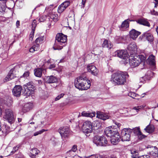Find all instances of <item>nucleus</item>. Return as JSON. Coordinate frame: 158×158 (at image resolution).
<instances>
[{
    "label": "nucleus",
    "mask_w": 158,
    "mask_h": 158,
    "mask_svg": "<svg viewBox=\"0 0 158 158\" xmlns=\"http://www.w3.org/2000/svg\"><path fill=\"white\" fill-rule=\"evenodd\" d=\"M113 56L127 60L128 58V54L126 51L124 50H117L113 53Z\"/></svg>",
    "instance_id": "7"
},
{
    "label": "nucleus",
    "mask_w": 158,
    "mask_h": 158,
    "mask_svg": "<svg viewBox=\"0 0 158 158\" xmlns=\"http://www.w3.org/2000/svg\"><path fill=\"white\" fill-rule=\"evenodd\" d=\"M150 156L151 157L152 156H157V152L156 150L154 151H152L150 152Z\"/></svg>",
    "instance_id": "42"
},
{
    "label": "nucleus",
    "mask_w": 158,
    "mask_h": 158,
    "mask_svg": "<svg viewBox=\"0 0 158 158\" xmlns=\"http://www.w3.org/2000/svg\"><path fill=\"white\" fill-rule=\"evenodd\" d=\"M83 76H80L77 78L75 80L74 85L75 87L78 89L83 90V85L84 84Z\"/></svg>",
    "instance_id": "12"
},
{
    "label": "nucleus",
    "mask_w": 158,
    "mask_h": 158,
    "mask_svg": "<svg viewBox=\"0 0 158 158\" xmlns=\"http://www.w3.org/2000/svg\"><path fill=\"white\" fill-rule=\"evenodd\" d=\"M147 62L148 64L151 65L153 68H155L156 61L155 56L153 55H150L148 58Z\"/></svg>",
    "instance_id": "16"
},
{
    "label": "nucleus",
    "mask_w": 158,
    "mask_h": 158,
    "mask_svg": "<svg viewBox=\"0 0 158 158\" xmlns=\"http://www.w3.org/2000/svg\"><path fill=\"white\" fill-rule=\"evenodd\" d=\"M95 113H89L84 111L81 113V116L85 117H92L95 116Z\"/></svg>",
    "instance_id": "30"
},
{
    "label": "nucleus",
    "mask_w": 158,
    "mask_h": 158,
    "mask_svg": "<svg viewBox=\"0 0 158 158\" xmlns=\"http://www.w3.org/2000/svg\"><path fill=\"white\" fill-rule=\"evenodd\" d=\"M45 37L44 36H40L37 37L35 40V41L36 43L41 44L44 41Z\"/></svg>",
    "instance_id": "33"
},
{
    "label": "nucleus",
    "mask_w": 158,
    "mask_h": 158,
    "mask_svg": "<svg viewBox=\"0 0 158 158\" xmlns=\"http://www.w3.org/2000/svg\"><path fill=\"white\" fill-rule=\"evenodd\" d=\"M140 57L135 55H130L129 58V64L132 68L137 66L140 64L141 61Z\"/></svg>",
    "instance_id": "3"
},
{
    "label": "nucleus",
    "mask_w": 158,
    "mask_h": 158,
    "mask_svg": "<svg viewBox=\"0 0 158 158\" xmlns=\"http://www.w3.org/2000/svg\"><path fill=\"white\" fill-rule=\"evenodd\" d=\"M70 4V2L69 1H66L59 6L58 10H64L69 6Z\"/></svg>",
    "instance_id": "25"
},
{
    "label": "nucleus",
    "mask_w": 158,
    "mask_h": 158,
    "mask_svg": "<svg viewBox=\"0 0 158 158\" xmlns=\"http://www.w3.org/2000/svg\"><path fill=\"white\" fill-rule=\"evenodd\" d=\"M19 147L17 146H16L13 148V150L11 152L10 154H12L14 153L18 149Z\"/></svg>",
    "instance_id": "50"
},
{
    "label": "nucleus",
    "mask_w": 158,
    "mask_h": 158,
    "mask_svg": "<svg viewBox=\"0 0 158 158\" xmlns=\"http://www.w3.org/2000/svg\"><path fill=\"white\" fill-rule=\"evenodd\" d=\"M100 140V146H106L108 144V141L104 136H101Z\"/></svg>",
    "instance_id": "27"
},
{
    "label": "nucleus",
    "mask_w": 158,
    "mask_h": 158,
    "mask_svg": "<svg viewBox=\"0 0 158 158\" xmlns=\"http://www.w3.org/2000/svg\"><path fill=\"white\" fill-rule=\"evenodd\" d=\"M57 78L53 76H48L46 79V82L48 83H55L57 81Z\"/></svg>",
    "instance_id": "23"
},
{
    "label": "nucleus",
    "mask_w": 158,
    "mask_h": 158,
    "mask_svg": "<svg viewBox=\"0 0 158 158\" xmlns=\"http://www.w3.org/2000/svg\"><path fill=\"white\" fill-rule=\"evenodd\" d=\"M29 74V72L28 71L25 72L23 74V77H27Z\"/></svg>",
    "instance_id": "59"
},
{
    "label": "nucleus",
    "mask_w": 158,
    "mask_h": 158,
    "mask_svg": "<svg viewBox=\"0 0 158 158\" xmlns=\"http://www.w3.org/2000/svg\"><path fill=\"white\" fill-rule=\"evenodd\" d=\"M5 118L6 119L8 122L11 124L14 122L13 113L12 110L10 109H6L5 110Z\"/></svg>",
    "instance_id": "10"
},
{
    "label": "nucleus",
    "mask_w": 158,
    "mask_h": 158,
    "mask_svg": "<svg viewBox=\"0 0 158 158\" xmlns=\"http://www.w3.org/2000/svg\"><path fill=\"white\" fill-rule=\"evenodd\" d=\"M58 132L60 133L62 139L63 138L68 137L70 133L69 128L67 127H63L60 128L58 130Z\"/></svg>",
    "instance_id": "11"
},
{
    "label": "nucleus",
    "mask_w": 158,
    "mask_h": 158,
    "mask_svg": "<svg viewBox=\"0 0 158 158\" xmlns=\"http://www.w3.org/2000/svg\"><path fill=\"white\" fill-rule=\"evenodd\" d=\"M143 107L142 106H135L133 108V110H135L137 112H138L140 109L143 108Z\"/></svg>",
    "instance_id": "45"
},
{
    "label": "nucleus",
    "mask_w": 158,
    "mask_h": 158,
    "mask_svg": "<svg viewBox=\"0 0 158 158\" xmlns=\"http://www.w3.org/2000/svg\"><path fill=\"white\" fill-rule=\"evenodd\" d=\"M155 2H154L155 3V7H157L158 6V0H154Z\"/></svg>",
    "instance_id": "61"
},
{
    "label": "nucleus",
    "mask_w": 158,
    "mask_h": 158,
    "mask_svg": "<svg viewBox=\"0 0 158 158\" xmlns=\"http://www.w3.org/2000/svg\"><path fill=\"white\" fill-rule=\"evenodd\" d=\"M24 91L23 94L24 95L29 96L31 94V92L35 89V87L33 84V83L29 82L24 86Z\"/></svg>",
    "instance_id": "8"
},
{
    "label": "nucleus",
    "mask_w": 158,
    "mask_h": 158,
    "mask_svg": "<svg viewBox=\"0 0 158 158\" xmlns=\"http://www.w3.org/2000/svg\"><path fill=\"white\" fill-rule=\"evenodd\" d=\"M45 130L44 129H42V130L40 131H39L35 132L34 134V136H36L38 135L39 134H40L44 132L45 131Z\"/></svg>",
    "instance_id": "46"
},
{
    "label": "nucleus",
    "mask_w": 158,
    "mask_h": 158,
    "mask_svg": "<svg viewBox=\"0 0 158 158\" xmlns=\"http://www.w3.org/2000/svg\"><path fill=\"white\" fill-rule=\"evenodd\" d=\"M137 152H137L136 151L134 150H132L131 151V155H133Z\"/></svg>",
    "instance_id": "63"
},
{
    "label": "nucleus",
    "mask_w": 158,
    "mask_h": 158,
    "mask_svg": "<svg viewBox=\"0 0 158 158\" xmlns=\"http://www.w3.org/2000/svg\"><path fill=\"white\" fill-rule=\"evenodd\" d=\"M139 158H151L149 155H144L139 156Z\"/></svg>",
    "instance_id": "58"
},
{
    "label": "nucleus",
    "mask_w": 158,
    "mask_h": 158,
    "mask_svg": "<svg viewBox=\"0 0 158 158\" xmlns=\"http://www.w3.org/2000/svg\"><path fill=\"white\" fill-rule=\"evenodd\" d=\"M86 158H100V156L98 154L92 155L86 157Z\"/></svg>",
    "instance_id": "44"
},
{
    "label": "nucleus",
    "mask_w": 158,
    "mask_h": 158,
    "mask_svg": "<svg viewBox=\"0 0 158 158\" xmlns=\"http://www.w3.org/2000/svg\"><path fill=\"white\" fill-rule=\"evenodd\" d=\"M113 122L118 127H119L120 126V124L119 123H118L115 121H113Z\"/></svg>",
    "instance_id": "64"
},
{
    "label": "nucleus",
    "mask_w": 158,
    "mask_h": 158,
    "mask_svg": "<svg viewBox=\"0 0 158 158\" xmlns=\"http://www.w3.org/2000/svg\"><path fill=\"white\" fill-rule=\"evenodd\" d=\"M108 41L107 40H105L103 42V44H102V46L103 47L106 48L107 45V44L108 43Z\"/></svg>",
    "instance_id": "52"
},
{
    "label": "nucleus",
    "mask_w": 158,
    "mask_h": 158,
    "mask_svg": "<svg viewBox=\"0 0 158 158\" xmlns=\"http://www.w3.org/2000/svg\"><path fill=\"white\" fill-rule=\"evenodd\" d=\"M142 39H146L149 42H152L153 40L154 37L151 33L146 32L142 35Z\"/></svg>",
    "instance_id": "17"
},
{
    "label": "nucleus",
    "mask_w": 158,
    "mask_h": 158,
    "mask_svg": "<svg viewBox=\"0 0 158 158\" xmlns=\"http://www.w3.org/2000/svg\"><path fill=\"white\" fill-rule=\"evenodd\" d=\"M132 158H139V157L138 156V152L136 153L133 155H131Z\"/></svg>",
    "instance_id": "56"
},
{
    "label": "nucleus",
    "mask_w": 158,
    "mask_h": 158,
    "mask_svg": "<svg viewBox=\"0 0 158 158\" xmlns=\"http://www.w3.org/2000/svg\"><path fill=\"white\" fill-rule=\"evenodd\" d=\"M83 90H87L89 88L90 86V82L89 80H88L87 78L84 77Z\"/></svg>",
    "instance_id": "20"
},
{
    "label": "nucleus",
    "mask_w": 158,
    "mask_h": 158,
    "mask_svg": "<svg viewBox=\"0 0 158 158\" xmlns=\"http://www.w3.org/2000/svg\"><path fill=\"white\" fill-rule=\"evenodd\" d=\"M150 12L152 15H158V12L156 10H151Z\"/></svg>",
    "instance_id": "57"
},
{
    "label": "nucleus",
    "mask_w": 158,
    "mask_h": 158,
    "mask_svg": "<svg viewBox=\"0 0 158 158\" xmlns=\"http://www.w3.org/2000/svg\"><path fill=\"white\" fill-rule=\"evenodd\" d=\"M45 20V17L43 16H41L39 19L40 22H43Z\"/></svg>",
    "instance_id": "54"
},
{
    "label": "nucleus",
    "mask_w": 158,
    "mask_h": 158,
    "mask_svg": "<svg viewBox=\"0 0 158 158\" xmlns=\"http://www.w3.org/2000/svg\"><path fill=\"white\" fill-rule=\"evenodd\" d=\"M153 75V73L151 71H148L146 73L145 76L146 77V79L149 80Z\"/></svg>",
    "instance_id": "36"
},
{
    "label": "nucleus",
    "mask_w": 158,
    "mask_h": 158,
    "mask_svg": "<svg viewBox=\"0 0 158 158\" xmlns=\"http://www.w3.org/2000/svg\"><path fill=\"white\" fill-rule=\"evenodd\" d=\"M140 33V32L134 29H132L130 31V36L134 40L136 39Z\"/></svg>",
    "instance_id": "22"
},
{
    "label": "nucleus",
    "mask_w": 158,
    "mask_h": 158,
    "mask_svg": "<svg viewBox=\"0 0 158 158\" xmlns=\"http://www.w3.org/2000/svg\"><path fill=\"white\" fill-rule=\"evenodd\" d=\"M34 31H33L32 30V31L31 32V34L30 35H29V39L31 41H32L34 37Z\"/></svg>",
    "instance_id": "49"
},
{
    "label": "nucleus",
    "mask_w": 158,
    "mask_h": 158,
    "mask_svg": "<svg viewBox=\"0 0 158 158\" xmlns=\"http://www.w3.org/2000/svg\"><path fill=\"white\" fill-rule=\"evenodd\" d=\"M137 23L139 24L149 27L150 24L144 18L140 19L136 21Z\"/></svg>",
    "instance_id": "24"
},
{
    "label": "nucleus",
    "mask_w": 158,
    "mask_h": 158,
    "mask_svg": "<svg viewBox=\"0 0 158 158\" xmlns=\"http://www.w3.org/2000/svg\"><path fill=\"white\" fill-rule=\"evenodd\" d=\"M14 70L15 68H12L10 70L5 78L6 81L11 80L16 77L14 73Z\"/></svg>",
    "instance_id": "19"
},
{
    "label": "nucleus",
    "mask_w": 158,
    "mask_h": 158,
    "mask_svg": "<svg viewBox=\"0 0 158 158\" xmlns=\"http://www.w3.org/2000/svg\"><path fill=\"white\" fill-rule=\"evenodd\" d=\"M88 71L95 76H97L98 74V70L96 67L93 65H89L87 66Z\"/></svg>",
    "instance_id": "13"
},
{
    "label": "nucleus",
    "mask_w": 158,
    "mask_h": 158,
    "mask_svg": "<svg viewBox=\"0 0 158 158\" xmlns=\"http://www.w3.org/2000/svg\"><path fill=\"white\" fill-rule=\"evenodd\" d=\"M67 36L62 33L57 34L53 48L54 50L61 49L67 44Z\"/></svg>",
    "instance_id": "2"
},
{
    "label": "nucleus",
    "mask_w": 158,
    "mask_h": 158,
    "mask_svg": "<svg viewBox=\"0 0 158 158\" xmlns=\"http://www.w3.org/2000/svg\"><path fill=\"white\" fill-rule=\"evenodd\" d=\"M116 39H117L119 42H121L125 40L124 37L123 36H120Z\"/></svg>",
    "instance_id": "53"
},
{
    "label": "nucleus",
    "mask_w": 158,
    "mask_h": 158,
    "mask_svg": "<svg viewBox=\"0 0 158 158\" xmlns=\"http://www.w3.org/2000/svg\"><path fill=\"white\" fill-rule=\"evenodd\" d=\"M138 136L139 139H142L143 138H144L146 137V136L143 134L141 132V133H139Z\"/></svg>",
    "instance_id": "47"
},
{
    "label": "nucleus",
    "mask_w": 158,
    "mask_h": 158,
    "mask_svg": "<svg viewBox=\"0 0 158 158\" xmlns=\"http://www.w3.org/2000/svg\"><path fill=\"white\" fill-rule=\"evenodd\" d=\"M112 47V45L111 44L110 42H108L107 44V48H110Z\"/></svg>",
    "instance_id": "60"
},
{
    "label": "nucleus",
    "mask_w": 158,
    "mask_h": 158,
    "mask_svg": "<svg viewBox=\"0 0 158 158\" xmlns=\"http://www.w3.org/2000/svg\"><path fill=\"white\" fill-rule=\"evenodd\" d=\"M110 137L111 142L113 145L117 144L120 141V136L119 133H118V135H114Z\"/></svg>",
    "instance_id": "18"
},
{
    "label": "nucleus",
    "mask_w": 158,
    "mask_h": 158,
    "mask_svg": "<svg viewBox=\"0 0 158 158\" xmlns=\"http://www.w3.org/2000/svg\"><path fill=\"white\" fill-rule=\"evenodd\" d=\"M37 48H35V46H33L29 49V51L31 52H33L35 51H37L39 49V45H37Z\"/></svg>",
    "instance_id": "38"
},
{
    "label": "nucleus",
    "mask_w": 158,
    "mask_h": 158,
    "mask_svg": "<svg viewBox=\"0 0 158 158\" xmlns=\"http://www.w3.org/2000/svg\"><path fill=\"white\" fill-rule=\"evenodd\" d=\"M101 136H96L94 137L93 142L97 146H99Z\"/></svg>",
    "instance_id": "29"
},
{
    "label": "nucleus",
    "mask_w": 158,
    "mask_h": 158,
    "mask_svg": "<svg viewBox=\"0 0 158 158\" xmlns=\"http://www.w3.org/2000/svg\"><path fill=\"white\" fill-rule=\"evenodd\" d=\"M146 79V77H142L140 79V82L143 83H145V82Z\"/></svg>",
    "instance_id": "51"
},
{
    "label": "nucleus",
    "mask_w": 158,
    "mask_h": 158,
    "mask_svg": "<svg viewBox=\"0 0 158 158\" xmlns=\"http://www.w3.org/2000/svg\"><path fill=\"white\" fill-rule=\"evenodd\" d=\"M6 2H0V9L2 10H5L6 9L7 7L6 5Z\"/></svg>",
    "instance_id": "37"
},
{
    "label": "nucleus",
    "mask_w": 158,
    "mask_h": 158,
    "mask_svg": "<svg viewBox=\"0 0 158 158\" xmlns=\"http://www.w3.org/2000/svg\"><path fill=\"white\" fill-rule=\"evenodd\" d=\"M36 25V21L34 19L33 20L31 23L32 29L33 31H35V29Z\"/></svg>",
    "instance_id": "40"
},
{
    "label": "nucleus",
    "mask_w": 158,
    "mask_h": 158,
    "mask_svg": "<svg viewBox=\"0 0 158 158\" xmlns=\"http://www.w3.org/2000/svg\"><path fill=\"white\" fill-rule=\"evenodd\" d=\"M40 152V151L38 149L36 148H34L31 149L30 152V153L32 156H35Z\"/></svg>",
    "instance_id": "35"
},
{
    "label": "nucleus",
    "mask_w": 158,
    "mask_h": 158,
    "mask_svg": "<svg viewBox=\"0 0 158 158\" xmlns=\"http://www.w3.org/2000/svg\"><path fill=\"white\" fill-rule=\"evenodd\" d=\"M22 90V86L20 85H16L13 88L12 93L14 96L16 97L19 96L21 93Z\"/></svg>",
    "instance_id": "14"
},
{
    "label": "nucleus",
    "mask_w": 158,
    "mask_h": 158,
    "mask_svg": "<svg viewBox=\"0 0 158 158\" xmlns=\"http://www.w3.org/2000/svg\"><path fill=\"white\" fill-rule=\"evenodd\" d=\"M34 74L35 76L41 77L42 76V70L41 69L37 68L34 70Z\"/></svg>",
    "instance_id": "31"
},
{
    "label": "nucleus",
    "mask_w": 158,
    "mask_h": 158,
    "mask_svg": "<svg viewBox=\"0 0 158 158\" xmlns=\"http://www.w3.org/2000/svg\"><path fill=\"white\" fill-rule=\"evenodd\" d=\"M128 77L127 72H118L111 75L110 81L114 85H123L126 81V78Z\"/></svg>",
    "instance_id": "1"
},
{
    "label": "nucleus",
    "mask_w": 158,
    "mask_h": 158,
    "mask_svg": "<svg viewBox=\"0 0 158 158\" xmlns=\"http://www.w3.org/2000/svg\"><path fill=\"white\" fill-rule=\"evenodd\" d=\"M133 132L135 134L137 135L139 133H141L140 128L139 127L134 128L133 129Z\"/></svg>",
    "instance_id": "39"
},
{
    "label": "nucleus",
    "mask_w": 158,
    "mask_h": 158,
    "mask_svg": "<svg viewBox=\"0 0 158 158\" xmlns=\"http://www.w3.org/2000/svg\"><path fill=\"white\" fill-rule=\"evenodd\" d=\"M64 95V94H61L59 95H58L57 97H56L55 98V101H57L59 100L61 98L63 97Z\"/></svg>",
    "instance_id": "48"
},
{
    "label": "nucleus",
    "mask_w": 158,
    "mask_h": 158,
    "mask_svg": "<svg viewBox=\"0 0 158 158\" xmlns=\"http://www.w3.org/2000/svg\"><path fill=\"white\" fill-rule=\"evenodd\" d=\"M104 133L107 136L111 137L114 135H118V132L116 129L110 126L105 129Z\"/></svg>",
    "instance_id": "9"
},
{
    "label": "nucleus",
    "mask_w": 158,
    "mask_h": 158,
    "mask_svg": "<svg viewBox=\"0 0 158 158\" xmlns=\"http://www.w3.org/2000/svg\"><path fill=\"white\" fill-rule=\"evenodd\" d=\"M31 106H32V104L31 103H30V104H26L25 105L23 108H24V109H25V108L28 107L26 110L27 111H28L30 110V108H31Z\"/></svg>",
    "instance_id": "43"
},
{
    "label": "nucleus",
    "mask_w": 158,
    "mask_h": 158,
    "mask_svg": "<svg viewBox=\"0 0 158 158\" xmlns=\"http://www.w3.org/2000/svg\"><path fill=\"white\" fill-rule=\"evenodd\" d=\"M155 130V127L152 125H148L144 129V130L147 132L149 133H151L153 132Z\"/></svg>",
    "instance_id": "26"
},
{
    "label": "nucleus",
    "mask_w": 158,
    "mask_h": 158,
    "mask_svg": "<svg viewBox=\"0 0 158 158\" xmlns=\"http://www.w3.org/2000/svg\"><path fill=\"white\" fill-rule=\"evenodd\" d=\"M97 117L103 120H106L109 118V116L107 114L102 112L98 111L97 113Z\"/></svg>",
    "instance_id": "21"
},
{
    "label": "nucleus",
    "mask_w": 158,
    "mask_h": 158,
    "mask_svg": "<svg viewBox=\"0 0 158 158\" xmlns=\"http://www.w3.org/2000/svg\"><path fill=\"white\" fill-rule=\"evenodd\" d=\"M55 67V64H51L49 67V69H51Z\"/></svg>",
    "instance_id": "62"
},
{
    "label": "nucleus",
    "mask_w": 158,
    "mask_h": 158,
    "mask_svg": "<svg viewBox=\"0 0 158 158\" xmlns=\"http://www.w3.org/2000/svg\"><path fill=\"white\" fill-rule=\"evenodd\" d=\"M12 102L13 101L12 100H11L10 98H8L7 99L6 102H5V103L7 106H10L11 105V104L12 103Z\"/></svg>",
    "instance_id": "41"
},
{
    "label": "nucleus",
    "mask_w": 158,
    "mask_h": 158,
    "mask_svg": "<svg viewBox=\"0 0 158 158\" xmlns=\"http://www.w3.org/2000/svg\"><path fill=\"white\" fill-rule=\"evenodd\" d=\"M131 130L130 128H124L121 131L120 138L122 141L130 140Z\"/></svg>",
    "instance_id": "4"
},
{
    "label": "nucleus",
    "mask_w": 158,
    "mask_h": 158,
    "mask_svg": "<svg viewBox=\"0 0 158 158\" xmlns=\"http://www.w3.org/2000/svg\"><path fill=\"white\" fill-rule=\"evenodd\" d=\"M93 124L89 121H85L82 126V129L83 132L86 134H88L92 131Z\"/></svg>",
    "instance_id": "6"
},
{
    "label": "nucleus",
    "mask_w": 158,
    "mask_h": 158,
    "mask_svg": "<svg viewBox=\"0 0 158 158\" xmlns=\"http://www.w3.org/2000/svg\"><path fill=\"white\" fill-rule=\"evenodd\" d=\"M53 5H50L48 7H46L45 8V10L47 9H50V10H51L52 9H55L56 7V6H55L54 7H52L53 6Z\"/></svg>",
    "instance_id": "55"
},
{
    "label": "nucleus",
    "mask_w": 158,
    "mask_h": 158,
    "mask_svg": "<svg viewBox=\"0 0 158 158\" xmlns=\"http://www.w3.org/2000/svg\"><path fill=\"white\" fill-rule=\"evenodd\" d=\"M48 14V19L49 22L48 23L49 28H50L51 25H53L55 22L58 20V15L55 14V13L52 12L51 10H49Z\"/></svg>",
    "instance_id": "5"
},
{
    "label": "nucleus",
    "mask_w": 158,
    "mask_h": 158,
    "mask_svg": "<svg viewBox=\"0 0 158 158\" xmlns=\"http://www.w3.org/2000/svg\"><path fill=\"white\" fill-rule=\"evenodd\" d=\"M128 95L129 96L136 99H139L140 98V96L139 95L134 92H130Z\"/></svg>",
    "instance_id": "32"
},
{
    "label": "nucleus",
    "mask_w": 158,
    "mask_h": 158,
    "mask_svg": "<svg viewBox=\"0 0 158 158\" xmlns=\"http://www.w3.org/2000/svg\"><path fill=\"white\" fill-rule=\"evenodd\" d=\"M129 21H130V20L127 19L123 21L121 26L120 28H123L124 30L128 27L129 26Z\"/></svg>",
    "instance_id": "28"
},
{
    "label": "nucleus",
    "mask_w": 158,
    "mask_h": 158,
    "mask_svg": "<svg viewBox=\"0 0 158 158\" xmlns=\"http://www.w3.org/2000/svg\"><path fill=\"white\" fill-rule=\"evenodd\" d=\"M77 150V146L74 145L73 146L72 149L67 152V154L69 155V154H71L72 155H71V156H72L73 155V154H72V153L75 152Z\"/></svg>",
    "instance_id": "34"
},
{
    "label": "nucleus",
    "mask_w": 158,
    "mask_h": 158,
    "mask_svg": "<svg viewBox=\"0 0 158 158\" xmlns=\"http://www.w3.org/2000/svg\"><path fill=\"white\" fill-rule=\"evenodd\" d=\"M127 49L132 54H133L136 52L137 46L134 42L130 43L127 47Z\"/></svg>",
    "instance_id": "15"
}]
</instances>
